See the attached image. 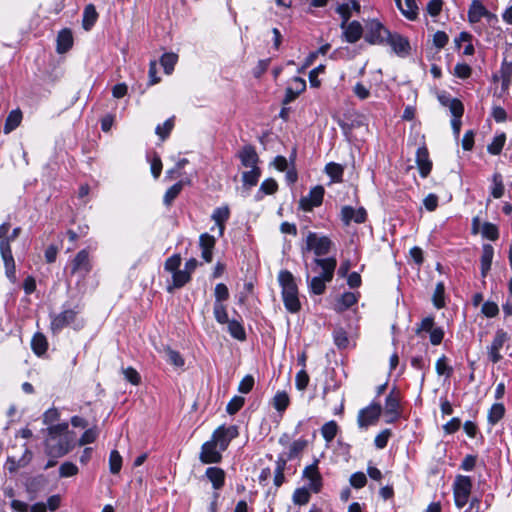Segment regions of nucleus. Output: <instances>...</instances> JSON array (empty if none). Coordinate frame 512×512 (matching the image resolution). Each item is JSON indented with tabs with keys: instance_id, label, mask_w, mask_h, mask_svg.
I'll list each match as a JSON object with an SVG mask.
<instances>
[{
	"instance_id": "51",
	"label": "nucleus",
	"mask_w": 512,
	"mask_h": 512,
	"mask_svg": "<svg viewBox=\"0 0 512 512\" xmlns=\"http://www.w3.org/2000/svg\"><path fill=\"white\" fill-rule=\"evenodd\" d=\"M215 303H223L229 298V290L224 283H218L214 290Z\"/></svg>"
},
{
	"instance_id": "23",
	"label": "nucleus",
	"mask_w": 512,
	"mask_h": 512,
	"mask_svg": "<svg viewBox=\"0 0 512 512\" xmlns=\"http://www.w3.org/2000/svg\"><path fill=\"white\" fill-rule=\"evenodd\" d=\"M76 313L73 310H65L54 316L51 321L53 331H59L74 321Z\"/></svg>"
},
{
	"instance_id": "17",
	"label": "nucleus",
	"mask_w": 512,
	"mask_h": 512,
	"mask_svg": "<svg viewBox=\"0 0 512 512\" xmlns=\"http://www.w3.org/2000/svg\"><path fill=\"white\" fill-rule=\"evenodd\" d=\"M367 213L362 207L355 209L351 206H343L341 209V220L345 225H349L351 222L363 223L366 221Z\"/></svg>"
},
{
	"instance_id": "3",
	"label": "nucleus",
	"mask_w": 512,
	"mask_h": 512,
	"mask_svg": "<svg viewBox=\"0 0 512 512\" xmlns=\"http://www.w3.org/2000/svg\"><path fill=\"white\" fill-rule=\"evenodd\" d=\"M68 429V424L63 423L49 427V437L46 440V452L51 457H62L67 454L71 447L66 437L62 438V433Z\"/></svg>"
},
{
	"instance_id": "16",
	"label": "nucleus",
	"mask_w": 512,
	"mask_h": 512,
	"mask_svg": "<svg viewBox=\"0 0 512 512\" xmlns=\"http://www.w3.org/2000/svg\"><path fill=\"white\" fill-rule=\"evenodd\" d=\"M303 478L308 481L307 487L313 493H319L322 488V477L318 470L317 463L307 466L303 470Z\"/></svg>"
},
{
	"instance_id": "15",
	"label": "nucleus",
	"mask_w": 512,
	"mask_h": 512,
	"mask_svg": "<svg viewBox=\"0 0 512 512\" xmlns=\"http://www.w3.org/2000/svg\"><path fill=\"white\" fill-rule=\"evenodd\" d=\"M508 340V335L503 330H497L492 340L491 345L488 347V357L493 363H497L502 359L500 350Z\"/></svg>"
},
{
	"instance_id": "57",
	"label": "nucleus",
	"mask_w": 512,
	"mask_h": 512,
	"mask_svg": "<svg viewBox=\"0 0 512 512\" xmlns=\"http://www.w3.org/2000/svg\"><path fill=\"white\" fill-rule=\"evenodd\" d=\"M472 73L471 67L466 63H457L454 67V75L461 79L470 77Z\"/></svg>"
},
{
	"instance_id": "61",
	"label": "nucleus",
	"mask_w": 512,
	"mask_h": 512,
	"mask_svg": "<svg viewBox=\"0 0 512 512\" xmlns=\"http://www.w3.org/2000/svg\"><path fill=\"white\" fill-rule=\"evenodd\" d=\"M254 386V378L251 375H246L239 383L238 391L243 394L249 393Z\"/></svg>"
},
{
	"instance_id": "21",
	"label": "nucleus",
	"mask_w": 512,
	"mask_h": 512,
	"mask_svg": "<svg viewBox=\"0 0 512 512\" xmlns=\"http://www.w3.org/2000/svg\"><path fill=\"white\" fill-rule=\"evenodd\" d=\"M384 412L388 417V423L394 422L399 417V398L395 393L391 392L386 397Z\"/></svg>"
},
{
	"instance_id": "35",
	"label": "nucleus",
	"mask_w": 512,
	"mask_h": 512,
	"mask_svg": "<svg viewBox=\"0 0 512 512\" xmlns=\"http://www.w3.org/2000/svg\"><path fill=\"white\" fill-rule=\"evenodd\" d=\"M504 190L505 188L501 174L495 173L492 176L491 195L496 199L501 198L504 195Z\"/></svg>"
},
{
	"instance_id": "52",
	"label": "nucleus",
	"mask_w": 512,
	"mask_h": 512,
	"mask_svg": "<svg viewBox=\"0 0 512 512\" xmlns=\"http://www.w3.org/2000/svg\"><path fill=\"white\" fill-rule=\"evenodd\" d=\"M309 375L306 372V369H301L295 377V385L296 388L300 391H304L309 384Z\"/></svg>"
},
{
	"instance_id": "47",
	"label": "nucleus",
	"mask_w": 512,
	"mask_h": 512,
	"mask_svg": "<svg viewBox=\"0 0 512 512\" xmlns=\"http://www.w3.org/2000/svg\"><path fill=\"white\" fill-rule=\"evenodd\" d=\"M165 355L166 360L175 367H182L185 363L180 353L169 347L165 349Z\"/></svg>"
},
{
	"instance_id": "31",
	"label": "nucleus",
	"mask_w": 512,
	"mask_h": 512,
	"mask_svg": "<svg viewBox=\"0 0 512 512\" xmlns=\"http://www.w3.org/2000/svg\"><path fill=\"white\" fill-rule=\"evenodd\" d=\"M358 300V295L353 292H345L337 302V310L344 311L354 305Z\"/></svg>"
},
{
	"instance_id": "37",
	"label": "nucleus",
	"mask_w": 512,
	"mask_h": 512,
	"mask_svg": "<svg viewBox=\"0 0 512 512\" xmlns=\"http://www.w3.org/2000/svg\"><path fill=\"white\" fill-rule=\"evenodd\" d=\"M226 324H228V331L233 338L237 340H244L246 338L245 330L240 322L231 320Z\"/></svg>"
},
{
	"instance_id": "18",
	"label": "nucleus",
	"mask_w": 512,
	"mask_h": 512,
	"mask_svg": "<svg viewBox=\"0 0 512 512\" xmlns=\"http://www.w3.org/2000/svg\"><path fill=\"white\" fill-rule=\"evenodd\" d=\"M238 158L241 164L246 168L258 167L259 157L255 148L251 145H246L238 152Z\"/></svg>"
},
{
	"instance_id": "26",
	"label": "nucleus",
	"mask_w": 512,
	"mask_h": 512,
	"mask_svg": "<svg viewBox=\"0 0 512 512\" xmlns=\"http://www.w3.org/2000/svg\"><path fill=\"white\" fill-rule=\"evenodd\" d=\"M73 45V36L69 29H63L57 36L56 50L59 54L66 53Z\"/></svg>"
},
{
	"instance_id": "13",
	"label": "nucleus",
	"mask_w": 512,
	"mask_h": 512,
	"mask_svg": "<svg viewBox=\"0 0 512 512\" xmlns=\"http://www.w3.org/2000/svg\"><path fill=\"white\" fill-rule=\"evenodd\" d=\"M324 197V188L320 185L313 187L309 194L302 197L299 201V206L304 211H311L314 207L322 204Z\"/></svg>"
},
{
	"instance_id": "11",
	"label": "nucleus",
	"mask_w": 512,
	"mask_h": 512,
	"mask_svg": "<svg viewBox=\"0 0 512 512\" xmlns=\"http://www.w3.org/2000/svg\"><path fill=\"white\" fill-rule=\"evenodd\" d=\"M221 453L218 444L210 439L202 445L199 459L204 464L219 463L222 459Z\"/></svg>"
},
{
	"instance_id": "54",
	"label": "nucleus",
	"mask_w": 512,
	"mask_h": 512,
	"mask_svg": "<svg viewBox=\"0 0 512 512\" xmlns=\"http://www.w3.org/2000/svg\"><path fill=\"white\" fill-rule=\"evenodd\" d=\"M78 473V467L72 462H64L59 468L61 477H71Z\"/></svg>"
},
{
	"instance_id": "33",
	"label": "nucleus",
	"mask_w": 512,
	"mask_h": 512,
	"mask_svg": "<svg viewBox=\"0 0 512 512\" xmlns=\"http://www.w3.org/2000/svg\"><path fill=\"white\" fill-rule=\"evenodd\" d=\"M289 403H290L289 396L284 391L277 392L275 394V396L273 397V406L280 413H282L286 410Z\"/></svg>"
},
{
	"instance_id": "7",
	"label": "nucleus",
	"mask_w": 512,
	"mask_h": 512,
	"mask_svg": "<svg viewBox=\"0 0 512 512\" xmlns=\"http://www.w3.org/2000/svg\"><path fill=\"white\" fill-rule=\"evenodd\" d=\"M331 247V241L326 236H319L314 232H309L306 237V249L313 251L316 256L326 255Z\"/></svg>"
},
{
	"instance_id": "41",
	"label": "nucleus",
	"mask_w": 512,
	"mask_h": 512,
	"mask_svg": "<svg viewBox=\"0 0 512 512\" xmlns=\"http://www.w3.org/2000/svg\"><path fill=\"white\" fill-rule=\"evenodd\" d=\"M122 467V456L117 450H112L109 456V470L112 474H118Z\"/></svg>"
},
{
	"instance_id": "36",
	"label": "nucleus",
	"mask_w": 512,
	"mask_h": 512,
	"mask_svg": "<svg viewBox=\"0 0 512 512\" xmlns=\"http://www.w3.org/2000/svg\"><path fill=\"white\" fill-rule=\"evenodd\" d=\"M33 351L37 355H42L47 350V341L44 335L37 333L33 336L31 341Z\"/></svg>"
},
{
	"instance_id": "22",
	"label": "nucleus",
	"mask_w": 512,
	"mask_h": 512,
	"mask_svg": "<svg viewBox=\"0 0 512 512\" xmlns=\"http://www.w3.org/2000/svg\"><path fill=\"white\" fill-rule=\"evenodd\" d=\"M215 242H216V240H215L214 236H212L208 233H203L199 237V245L202 250V258L207 263H210L212 261V255H213L212 251L214 249Z\"/></svg>"
},
{
	"instance_id": "14",
	"label": "nucleus",
	"mask_w": 512,
	"mask_h": 512,
	"mask_svg": "<svg viewBox=\"0 0 512 512\" xmlns=\"http://www.w3.org/2000/svg\"><path fill=\"white\" fill-rule=\"evenodd\" d=\"M340 27L343 31V38L348 43H356L365 33V28H363L361 23L358 21H352L350 23L342 21Z\"/></svg>"
},
{
	"instance_id": "6",
	"label": "nucleus",
	"mask_w": 512,
	"mask_h": 512,
	"mask_svg": "<svg viewBox=\"0 0 512 512\" xmlns=\"http://www.w3.org/2000/svg\"><path fill=\"white\" fill-rule=\"evenodd\" d=\"M472 490V481L469 476L457 475L453 483V497L455 506L462 509L469 501Z\"/></svg>"
},
{
	"instance_id": "45",
	"label": "nucleus",
	"mask_w": 512,
	"mask_h": 512,
	"mask_svg": "<svg viewBox=\"0 0 512 512\" xmlns=\"http://www.w3.org/2000/svg\"><path fill=\"white\" fill-rule=\"evenodd\" d=\"M174 127V119H167L162 125H158L155 129V133L160 137L161 140H165L171 133Z\"/></svg>"
},
{
	"instance_id": "4",
	"label": "nucleus",
	"mask_w": 512,
	"mask_h": 512,
	"mask_svg": "<svg viewBox=\"0 0 512 512\" xmlns=\"http://www.w3.org/2000/svg\"><path fill=\"white\" fill-rule=\"evenodd\" d=\"M482 18L486 20L489 27L494 29L498 28V16L488 11L481 1L473 0L468 9V21L470 24L474 25V30L479 35L483 33L482 27L478 25Z\"/></svg>"
},
{
	"instance_id": "55",
	"label": "nucleus",
	"mask_w": 512,
	"mask_h": 512,
	"mask_svg": "<svg viewBox=\"0 0 512 512\" xmlns=\"http://www.w3.org/2000/svg\"><path fill=\"white\" fill-rule=\"evenodd\" d=\"M481 312L488 318H493L498 315L499 308L495 302L487 301L483 303Z\"/></svg>"
},
{
	"instance_id": "44",
	"label": "nucleus",
	"mask_w": 512,
	"mask_h": 512,
	"mask_svg": "<svg viewBox=\"0 0 512 512\" xmlns=\"http://www.w3.org/2000/svg\"><path fill=\"white\" fill-rule=\"evenodd\" d=\"M213 314L220 324H226L229 321L227 309L223 303H214Z\"/></svg>"
},
{
	"instance_id": "2",
	"label": "nucleus",
	"mask_w": 512,
	"mask_h": 512,
	"mask_svg": "<svg viewBox=\"0 0 512 512\" xmlns=\"http://www.w3.org/2000/svg\"><path fill=\"white\" fill-rule=\"evenodd\" d=\"M278 281L282 288V298L285 308L296 313L300 310L301 304L298 298V288L294 276L289 271H281L278 275Z\"/></svg>"
},
{
	"instance_id": "20",
	"label": "nucleus",
	"mask_w": 512,
	"mask_h": 512,
	"mask_svg": "<svg viewBox=\"0 0 512 512\" xmlns=\"http://www.w3.org/2000/svg\"><path fill=\"white\" fill-rule=\"evenodd\" d=\"M416 163H417L420 175L423 178L427 177L432 169V162L429 158V153H428V150L426 147L422 146L417 149Z\"/></svg>"
},
{
	"instance_id": "8",
	"label": "nucleus",
	"mask_w": 512,
	"mask_h": 512,
	"mask_svg": "<svg viewBox=\"0 0 512 512\" xmlns=\"http://www.w3.org/2000/svg\"><path fill=\"white\" fill-rule=\"evenodd\" d=\"M382 408L378 403H371L369 406L361 409L358 413L357 423L361 429L376 424L378 421Z\"/></svg>"
},
{
	"instance_id": "64",
	"label": "nucleus",
	"mask_w": 512,
	"mask_h": 512,
	"mask_svg": "<svg viewBox=\"0 0 512 512\" xmlns=\"http://www.w3.org/2000/svg\"><path fill=\"white\" fill-rule=\"evenodd\" d=\"M391 435V432L390 430L386 429V430H383L382 432H380L374 439V443H375V446L378 448V449H383L386 447L387 443H388V439Z\"/></svg>"
},
{
	"instance_id": "59",
	"label": "nucleus",
	"mask_w": 512,
	"mask_h": 512,
	"mask_svg": "<svg viewBox=\"0 0 512 512\" xmlns=\"http://www.w3.org/2000/svg\"><path fill=\"white\" fill-rule=\"evenodd\" d=\"M277 188H278L277 182L274 179L269 178V179L264 180L261 183L259 190L261 192H263L264 194L271 195L277 191Z\"/></svg>"
},
{
	"instance_id": "58",
	"label": "nucleus",
	"mask_w": 512,
	"mask_h": 512,
	"mask_svg": "<svg viewBox=\"0 0 512 512\" xmlns=\"http://www.w3.org/2000/svg\"><path fill=\"white\" fill-rule=\"evenodd\" d=\"M98 436V431L96 428H90V429H87L83 435L81 436V438L79 439V445L80 446H84L86 444H90V443H93L96 438Z\"/></svg>"
},
{
	"instance_id": "63",
	"label": "nucleus",
	"mask_w": 512,
	"mask_h": 512,
	"mask_svg": "<svg viewBox=\"0 0 512 512\" xmlns=\"http://www.w3.org/2000/svg\"><path fill=\"white\" fill-rule=\"evenodd\" d=\"M123 374L125 379L133 385H138L141 381L139 373L132 367L123 369Z\"/></svg>"
},
{
	"instance_id": "60",
	"label": "nucleus",
	"mask_w": 512,
	"mask_h": 512,
	"mask_svg": "<svg viewBox=\"0 0 512 512\" xmlns=\"http://www.w3.org/2000/svg\"><path fill=\"white\" fill-rule=\"evenodd\" d=\"M334 342L337 347L344 349L348 346L349 340L346 332L343 329H338L334 332Z\"/></svg>"
},
{
	"instance_id": "50",
	"label": "nucleus",
	"mask_w": 512,
	"mask_h": 512,
	"mask_svg": "<svg viewBox=\"0 0 512 512\" xmlns=\"http://www.w3.org/2000/svg\"><path fill=\"white\" fill-rule=\"evenodd\" d=\"M183 187L182 182H178L171 186L164 195V203L170 205L172 201L179 195Z\"/></svg>"
},
{
	"instance_id": "10",
	"label": "nucleus",
	"mask_w": 512,
	"mask_h": 512,
	"mask_svg": "<svg viewBox=\"0 0 512 512\" xmlns=\"http://www.w3.org/2000/svg\"><path fill=\"white\" fill-rule=\"evenodd\" d=\"M237 436L238 428L236 426H220L213 432L211 439L218 444L220 451H224L229 446L231 440Z\"/></svg>"
},
{
	"instance_id": "53",
	"label": "nucleus",
	"mask_w": 512,
	"mask_h": 512,
	"mask_svg": "<svg viewBox=\"0 0 512 512\" xmlns=\"http://www.w3.org/2000/svg\"><path fill=\"white\" fill-rule=\"evenodd\" d=\"M181 265V257L178 254L172 255L169 257L164 264V268L166 271L174 273L179 270Z\"/></svg>"
},
{
	"instance_id": "29",
	"label": "nucleus",
	"mask_w": 512,
	"mask_h": 512,
	"mask_svg": "<svg viewBox=\"0 0 512 512\" xmlns=\"http://www.w3.org/2000/svg\"><path fill=\"white\" fill-rule=\"evenodd\" d=\"M98 13L95 9V6L93 4H89L85 7L83 12V20L82 25L83 28L88 31L90 30L95 22L97 21Z\"/></svg>"
},
{
	"instance_id": "25",
	"label": "nucleus",
	"mask_w": 512,
	"mask_h": 512,
	"mask_svg": "<svg viewBox=\"0 0 512 512\" xmlns=\"http://www.w3.org/2000/svg\"><path fill=\"white\" fill-rule=\"evenodd\" d=\"M229 215L230 211L227 206L218 207L212 213L211 218L215 222V225L218 227L219 236H222L224 233V223L228 220Z\"/></svg>"
},
{
	"instance_id": "9",
	"label": "nucleus",
	"mask_w": 512,
	"mask_h": 512,
	"mask_svg": "<svg viewBox=\"0 0 512 512\" xmlns=\"http://www.w3.org/2000/svg\"><path fill=\"white\" fill-rule=\"evenodd\" d=\"M91 269L89 252L86 249L79 251L71 261V274L85 278Z\"/></svg>"
},
{
	"instance_id": "32",
	"label": "nucleus",
	"mask_w": 512,
	"mask_h": 512,
	"mask_svg": "<svg viewBox=\"0 0 512 512\" xmlns=\"http://www.w3.org/2000/svg\"><path fill=\"white\" fill-rule=\"evenodd\" d=\"M325 172L333 182H341L344 169L340 164L330 162L325 167Z\"/></svg>"
},
{
	"instance_id": "30",
	"label": "nucleus",
	"mask_w": 512,
	"mask_h": 512,
	"mask_svg": "<svg viewBox=\"0 0 512 512\" xmlns=\"http://www.w3.org/2000/svg\"><path fill=\"white\" fill-rule=\"evenodd\" d=\"M22 120V112L19 109L12 110L6 118L4 133L8 134L16 129Z\"/></svg>"
},
{
	"instance_id": "43",
	"label": "nucleus",
	"mask_w": 512,
	"mask_h": 512,
	"mask_svg": "<svg viewBox=\"0 0 512 512\" xmlns=\"http://www.w3.org/2000/svg\"><path fill=\"white\" fill-rule=\"evenodd\" d=\"M310 500V489L306 487L298 488L293 494V502L298 505H305Z\"/></svg>"
},
{
	"instance_id": "42",
	"label": "nucleus",
	"mask_w": 512,
	"mask_h": 512,
	"mask_svg": "<svg viewBox=\"0 0 512 512\" xmlns=\"http://www.w3.org/2000/svg\"><path fill=\"white\" fill-rule=\"evenodd\" d=\"M177 60L178 56L174 53H165L161 57L160 62L166 74L172 73Z\"/></svg>"
},
{
	"instance_id": "27",
	"label": "nucleus",
	"mask_w": 512,
	"mask_h": 512,
	"mask_svg": "<svg viewBox=\"0 0 512 512\" xmlns=\"http://www.w3.org/2000/svg\"><path fill=\"white\" fill-rule=\"evenodd\" d=\"M395 2L399 10L407 19H416L418 15V6L415 0H405L404 4H402L401 0H395Z\"/></svg>"
},
{
	"instance_id": "5",
	"label": "nucleus",
	"mask_w": 512,
	"mask_h": 512,
	"mask_svg": "<svg viewBox=\"0 0 512 512\" xmlns=\"http://www.w3.org/2000/svg\"><path fill=\"white\" fill-rule=\"evenodd\" d=\"M364 39L372 45H386L391 33L378 19L365 21Z\"/></svg>"
},
{
	"instance_id": "46",
	"label": "nucleus",
	"mask_w": 512,
	"mask_h": 512,
	"mask_svg": "<svg viewBox=\"0 0 512 512\" xmlns=\"http://www.w3.org/2000/svg\"><path fill=\"white\" fill-rule=\"evenodd\" d=\"M444 291H445L444 284L442 282L437 283L434 293H433L432 300H433L434 306L438 309L444 307V305H445Z\"/></svg>"
},
{
	"instance_id": "19",
	"label": "nucleus",
	"mask_w": 512,
	"mask_h": 512,
	"mask_svg": "<svg viewBox=\"0 0 512 512\" xmlns=\"http://www.w3.org/2000/svg\"><path fill=\"white\" fill-rule=\"evenodd\" d=\"M386 45H390L393 51L398 55H407L410 50V44L407 38L400 34H389Z\"/></svg>"
},
{
	"instance_id": "56",
	"label": "nucleus",
	"mask_w": 512,
	"mask_h": 512,
	"mask_svg": "<svg viewBox=\"0 0 512 512\" xmlns=\"http://www.w3.org/2000/svg\"><path fill=\"white\" fill-rule=\"evenodd\" d=\"M482 235L485 237V238H488L490 240H496L498 239V236H499V233H498V228L496 227V225L492 224V223H484L483 227H482Z\"/></svg>"
},
{
	"instance_id": "34",
	"label": "nucleus",
	"mask_w": 512,
	"mask_h": 512,
	"mask_svg": "<svg viewBox=\"0 0 512 512\" xmlns=\"http://www.w3.org/2000/svg\"><path fill=\"white\" fill-rule=\"evenodd\" d=\"M261 175V170L259 167L250 168L249 171H245L242 174V180L244 185L248 187L255 186L258 183V180Z\"/></svg>"
},
{
	"instance_id": "62",
	"label": "nucleus",
	"mask_w": 512,
	"mask_h": 512,
	"mask_svg": "<svg viewBox=\"0 0 512 512\" xmlns=\"http://www.w3.org/2000/svg\"><path fill=\"white\" fill-rule=\"evenodd\" d=\"M366 482L367 478L363 472H356L350 477V484L357 489L364 487Z\"/></svg>"
},
{
	"instance_id": "12",
	"label": "nucleus",
	"mask_w": 512,
	"mask_h": 512,
	"mask_svg": "<svg viewBox=\"0 0 512 512\" xmlns=\"http://www.w3.org/2000/svg\"><path fill=\"white\" fill-rule=\"evenodd\" d=\"M9 238L0 240V253L3 259L6 275L9 279L15 280V261L12 255Z\"/></svg>"
},
{
	"instance_id": "1",
	"label": "nucleus",
	"mask_w": 512,
	"mask_h": 512,
	"mask_svg": "<svg viewBox=\"0 0 512 512\" xmlns=\"http://www.w3.org/2000/svg\"><path fill=\"white\" fill-rule=\"evenodd\" d=\"M315 267L313 270L317 272L318 268L321 269V273L310 279L309 274L307 273L306 277L309 280V287L311 292L316 295H321L324 293L326 288V283L330 282L333 279L334 271L337 265L335 258H316L314 260Z\"/></svg>"
},
{
	"instance_id": "40",
	"label": "nucleus",
	"mask_w": 512,
	"mask_h": 512,
	"mask_svg": "<svg viewBox=\"0 0 512 512\" xmlns=\"http://www.w3.org/2000/svg\"><path fill=\"white\" fill-rule=\"evenodd\" d=\"M506 141V136L504 133L499 134L494 137L491 144L488 145L487 150L492 155H498L503 149V146Z\"/></svg>"
},
{
	"instance_id": "38",
	"label": "nucleus",
	"mask_w": 512,
	"mask_h": 512,
	"mask_svg": "<svg viewBox=\"0 0 512 512\" xmlns=\"http://www.w3.org/2000/svg\"><path fill=\"white\" fill-rule=\"evenodd\" d=\"M337 431H338L337 423L333 420L325 423L321 428V434H322L323 438L326 440V442H328V443L331 442L335 438Z\"/></svg>"
},
{
	"instance_id": "49",
	"label": "nucleus",
	"mask_w": 512,
	"mask_h": 512,
	"mask_svg": "<svg viewBox=\"0 0 512 512\" xmlns=\"http://www.w3.org/2000/svg\"><path fill=\"white\" fill-rule=\"evenodd\" d=\"M245 400L241 396H234L227 404L226 411L230 415L236 414L244 405Z\"/></svg>"
},
{
	"instance_id": "39",
	"label": "nucleus",
	"mask_w": 512,
	"mask_h": 512,
	"mask_svg": "<svg viewBox=\"0 0 512 512\" xmlns=\"http://www.w3.org/2000/svg\"><path fill=\"white\" fill-rule=\"evenodd\" d=\"M505 413V407L502 403H495L489 410L488 421L491 424H496L500 419L503 418Z\"/></svg>"
},
{
	"instance_id": "48",
	"label": "nucleus",
	"mask_w": 512,
	"mask_h": 512,
	"mask_svg": "<svg viewBox=\"0 0 512 512\" xmlns=\"http://www.w3.org/2000/svg\"><path fill=\"white\" fill-rule=\"evenodd\" d=\"M173 276V287L174 288H180L184 286L187 282H189L191 276L188 274V271L183 270H177L176 272L172 273Z\"/></svg>"
},
{
	"instance_id": "28",
	"label": "nucleus",
	"mask_w": 512,
	"mask_h": 512,
	"mask_svg": "<svg viewBox=\"0 0 512 512\" xmlns=\"http://www.w3.org/2000/svg\"><path fill=\"white\" fill-rule=\"evenodd\" d=\"M494 249L490 244H484L481 255V274L485 277L491 268Z\"/></svg>"
},
{
	"instance_id": "24",
	"label": "nucleus",
	"mask_w": 512,
	"mask_h": 512,
	"mask_svg": "<svg viewBox=\"0 0 512 512\" xmlns=\"http://www.w3.org/2000/svg\"><path fill=\"white\" fill-rule=\"evenodd\" d=\"M206 477L212 483L215 490H219L225 483V472L219 467H209L205 472Z\"/></svg>"
}]
</instances>
